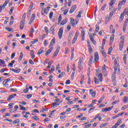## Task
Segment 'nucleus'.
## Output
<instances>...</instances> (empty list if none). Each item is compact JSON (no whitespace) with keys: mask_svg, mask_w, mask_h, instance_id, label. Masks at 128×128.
<instances>
[{"mask_svg":"<svg viewBox=\"0 0 128 128\" xmlns=\"http://www.w3.org/2000/svg\"><path fill=\"white\" fill-rule=\"evenodd\" d=\"M98 80H100V82H102V73H100L98 75Z\"/></svg>","mask_w":128,"mask_h":128,"instance_id":"nucleus-19","label":"nucleus"},{"mask_svg":"<svg viewBox=\"0 0 128 128\" xmlns=\"http://www.w3.org/2000/svg\"><path fill=\"white\" fill-rule=\"evenodd\" d=\"M38 42V39L34 40L32 42V44H36V42Z\"/></svg>","mask_w":128,"mask_h":128,"instance_id":"nucleus-55","label":"nucleus"},{"mask_svg":"<svg viewBox=\"0 0 128 128\" xmlns=\"http://www.w3.org/2000/svg\"><path fill=\"white\" fill-rule=\"evenodd\" d=\"M74 31H70L69 33V36H68V40H72V36H74Z\"/></svg>","mask_w":128,"mask_h":128,"instance_id":"nucleus-13","label":"nucleus"},{"mask_svg":"<svg viewBox=\"0 0 128 128\" xmlns=\"http://www.w3.org/2000/svg\"><path fill=\"white\" fill-rule=\"evenodd\" d=\"M128 100V96H125L124 97V98L123 99V102H126V101Z\"/></svg>","mask_w":128,"mask_h":128,"instance_id":"nucleus-46","label":"nucleus"},{"mask_svg":"<svg viewBox=\"0 0 128 128\" xmlns=\"http://www.w3.org/2000/svg\"><path fill=\"white\" fill-rule=\"evenodd\" d=\"M44 30L46 32V34H48V28L46 26H45L44 28Z\"/></svg>","mask_w":128,"mask_h":128,"instance_id":"nucleus-50","label":"nucleus"},{"mask_svg":"<svg viewBox=\"0 0 128 128\" xmlns=\"http://www.w3.org/2000/svg\"><path fill=\"white\" fill-rule=\"evenodd\" d=\"M68 9H66L64 12V15L66 16V14H68Z\"/></svg>","mask_w":128,"mask_h":128,"instance_id":"nucleus-47","label":"nucleus"},{"mask_svg":"<svg viewBox=\"0 0 128 128\" xmlns=\"http://www.w3.org/2000/svg\"><path fill=\"white\" fill-rule=\"evenodd\" d=\"M22 58H24V53H22V52H20V58H18L19 62H20V61L22 60Z\"/></svg>","mask_w":128,"mask_h":128,"instance_id":"nucleus-23","label":"nucleus"},{"mask_svg":"<svg viewBox=\"0 0 128 128\" xmlns=\"http://www.w3.org/2000/svg\"><path fill=\"white\" fill-rule=\"evenodd\" d=\"M124 40H121V42H120L119 46H120V50H122V48H124Z\"/></svg>","mask_w":128,"mask_h":128,"instance_id":"nucleus-11","label":"nucleus"},{"mask_svg":"<svg viewBox=\"0 0 128 128\" xmlns=\"http://www.w3.org/2000/svg\"><path fill=\"white\" fill-rule=\"evenodd\" d=\"M74 74H75L74 72H72V76H71L72 80L74 78Z\"/></svg>","mask_w":128,"mask_h":128,"instance_id":"nucleus-61","label":"nucleus"},{"mask_svg":"<svg viewBox=\"0 0 128 128\" xmlns=\"http://www.w3.org/2000/svg\"><path fill=\"white\" fill-rule=\"evenodd\" d=\"M67 30L68 32H70V25L67 26Z\"/></svg>","mask_w":128,"mask_h":128,"instance_id":"nucleus-63","label":"nucleus"},{"mask_svg":"<svg viewBox=\"0 0 128 128\" xmlns=\"http://www.w3.org/2000/svg\"><path fill=\"white\" fill-rule=\"evenodd\" d=\"M24 20H22L20 22V30H24Z\"/></svg>","mask_w":128,"mask_h":128,"instance_id":"nucleus-9","label":"nucleus"},{"mask_svg":"<svg viewBox=\"0 0 128 128\" xmlns=\"http://www.w3.org/2000/svg\"><path fill=\"white\" fill-rule=\"evenodd\" d=\"M114 2H116V0H112L110 3V6H112V5L114 4Z\"/></svg>","mask_w":128,"mask_h":128,"instance_id":"nucleus-41","label":"nucleus"},{"mask_svg":"<svg viewBox=\"0 0 128 128\" xmlns=\"http://www.w3.org/2000/svg\"><path fill=\"white\" fill-rule=\"evenodd\" d=\"M19 106L22 110H26V108L24 107L22 105H20Z\"/></svg>","mask_w":128,"mask_h":128,"instance_id":"nucleus-44","label":"nucleus"},{"mask_svg":"<svg viewBox=\"0 0 128 128\" xmlns=\"http://www.w3.org/2000/svg\"><path fill=\"white\" fill-rule=\"evenodd\" d=\"M104 96H102V97L98 100V104H100V102H102L103 100H104Z\"/></svg>","mask_w":128,"mask_h":128,"instance_id":"nucleus-33","label":"nucleus"},{"mask_svg":"<svg viewBox=\"0 0 128 128\" xmlns=\"http://www.w3.org/2000/svg\"><path fill=\"white\" fill-rule=\"evenodd\" d=\"M98 30H100V27H98V25L96 26V32H98Z\"/></svg>","mask_w":128,"mask_h":128,"instance_id":"nucleus-56","label":"nucleus"},{"mask_svg":"<svg viewBox=\"0 0 128 128\" xmlns=\"http://www.w3.org/2000/svg\"><path fill=\"white\" fill-rule=\"evenodd\" d=\"M32 118L34 120H40V118L36 116H32Z\"/></svg>","mask_w":128,"mask_h":128,"instance_id":"nucleus-37","label":"nucleus"},{"mask_svg":"<svg viewBox=\"0 0 128 128\" xmlns=\"http://www.w3.org/2000/svg\"><path fill=\"white\" fill-rule=\"evenodd\" d=\"M34 18H36V15L34 14H32L30 19V21L28 22V24H32V23L33 22L34 20Z\"/></svg>","mask_w":128,"mask_h":128,"instance_id":"nucleus-8","label":"nucleus"},{"mask_svg":"<svg viewBox=\"0 0 128 128\" xmlns=\"http://www.w3.org/2000/svg\"><path fill=\"white\" fill-rule=\"evenodd\" d=\"M123 60L125 64H126V54H124L123 56Z\"/></svg>","mask_w":128,"mask_h":128,"instance_id":"nucleus-32","label":"nucleus"},{"mask_svg":"<svg viewBox=\"0 0 128 128\" xmlns=\"http://www.w3.org/2000/svg\"><path fill=\"white\" fill-rule=\"evenodd\" d=\"M94 81L95 84H100V82L98 81V78H94Z\"/></svg>","mask_w":128,"mask_h":128,"instance_id":"nucleus-36","label":"nucleus"},{"mask_svg":"<svg viewBox=\"0 0 128 128\" xmlns=\"http://www.w3.org/2000/svg\"><path fill=\"white\" fill-rule=\"evenodd\" d=\"M86 36V31L82 29L81 31V38H82V41L84 42V36Z\"/></svg>","mask_w":128,"mask_h":128,"instance_id":"nucleus-5","label":"nucleus"},{"mask_svg":"<svg viewBox=\"0 0 128 128\" xmlns=\"http://www.w3.org/2000/svg\"><path fill=\"white\" fill-rule=\"evenodd\" d=\"M52 14H54V12H52L50 13V14H49L50 18H52Z\"/></svg>","mask_w":128,"mask_h":128,"instance_id":"nucleus-58","label":"nucleus"},{"mask_svg":"<svg viewBox=\"0 0 128 128\" xmlns=\"http://www.w3.org/2000/svg\"><path fill=\"white\" fill-rule=\"evenodd\" d=\"M10 70H12V72H16V74H18L20 72V68H16V69L12 68L10 69Z\"/></svg>","mask_w":128,"mask_h":128,"instance_id":"nucleus-16","label":"nucleus"},{"mask_svg":"<svg viewBox=\"0 0 128 128\" xmlns=\"http://www.w3.org/2000/svg\"><path fill=\"white\" fill-rule=\"evenodd\" d=\"M114 106H112L111 107H108V108H105V112H110V110H112Z\"/></svg>","mask_w":128,"mask_h":128,"instance_id":"nucleus-28","label":"nucleus"},{"mask_svg":"<svg viewBox=\"0 0 128 128\" xmlns=\"http://www.w3.org/2000/svg\"><path fill=\"white\" fill-rule=\"evenodd\" d=\"M16 94H13L12 95H10L7 98V100H12V98H16Z\"/></svg>","mask_w":128,"mask_h":128,"instance_id":"nucleus-12","label":"nucleus"},{"mask_svg":"<svg viewBox=\"0 0 128 128\" xmlns=\"http://www.w3.org/2000/svg\"><path fill=\"white\" fill-rule=\"evenodd\" d=\"M127 26H128V22L125 21L123 26V32H124L126 30Z\"/></svg>","mask_w":128,"mask_h":128,"instance_id":"nucleus-22","label":"nucleus"},{"mask_svg":"<svg viewBox=\"0 0 128 128\" xmlns=\"http://www.w3.org/2000/svg\"><path fill=\"white\" fill-rule=\"evenodd\" d=\"M106 8V4H104L103 6L102 7L101 10H104V8Z\"/></svg>","mask_w":128,"mask_h":128,"instance_id":"nucleus-45","label":"nucleus"},{"mask_svg":"<svg viewBox=\"0 0 128 128\" xmlns=\"http://www.w3.org/2000/svg\"><path fill=\"white\" fill-rule=\"evenodd\" d=\"M94 60L95 62L98 61V52H94Z\"/></svg>","mask_w":128,"mask_h":128,"instance_id":"nucleus-18","label":"nucleus"},{"mask_svg":"<svg viewBox=\"0 0 128 128\" xmlns=\"http://www.w3.org/2000/svg\"><path fill=\"white\" fill-rule=\"evenodd\" d=\"M14 124H18L20 122V119H16L13 122Z\"/></svg>","mask_w":128,"mask_h":128,"instance_id":"nucleus-52","label":"nucleus"},{"mask_svg":"<svg viewBox=\"0 0 128 128\" xmlns=\"http://www.w3.org/2000/svg\"><path fill=\"white\" fill-rule=\"evenodd\" d=\"M67 20H66V19L63 20L60 23V26H64V24H66Z\"/></svg>","mask_w":128,"mask_h":128,"instance_id":"nucleus-29","label":"nucleus"},{"mask_svg":"<svg viewBox=\"0 0 128 128\" xmlns=\"http://www.w3.org/2000/svg\"><path fill=\"white\" fill-rule=\"evenodd\" d=\"M124 14H126L127 16H128V8H125L124 10V12L122 13V14H120V22H122V20H124Z\"/></svg>","mask_w":128,"mask_h":128,"instance_id":"nucleus-1","label":"nucleus"},{"mask_svg":"<svg viewBox=\"0 0 128 128\" xmlns=\"http://www.w3.org/2000/svg\"><path fill=\"white\" fill-rule=\"evenodd\" d=\"M44 51L42 48H40V50H38V54L40 55V54H44Z\"/></svg>","mask_w":128,"mask_h":128,"instance_id":"nucleus-31","label":"nucleus"},{"mask_svg":"<svg viewBox=\"0 0 128 128\" xmlns=\"http://www.w3.org/2000/svg\"><path fill=\"white\" fill-rule=\"evenodd\" d=\"M114 74H116L117 70H120V65L118 64V60L116 59H114Z\"/></svg>","mask_w":128,"mask_h":128,"instance_id":"nucleus-2","label":"nucleus"},{"mask_svg":"<svg viewBox=\"0 0 128 128\" xmlns=\"http://www.w3.org/2000/svg\"><path fill=\"white\" fill-rule=\"evenodd\" d=\"M62 15H60L59 17L58 18V22L60 24V22H62Z\"/></svg>","mask_w":128,"mask_h":128,"instance_id":"nucleus-38","label":"nucleus"},{"mask_svg":"<svg viewBox=\"0 0 128 128\" xmlns=\"http://www.w3.org/2000/svg\"><path fill=\"white\" fill-rule=\"evenodd\" d=\"M106 66L104 65V66H102V70L105 74H106Z\"/></svg>","mask_w":128,"mask_h":128,"instance_id":"nucleus-20","label":"nucleus"},{"mask_svg":"<svg viewBox=\"0 0 128 128\" xmlns=\"http://www.w3.org/2000/svg\"><path fill=\"white\" fill-rule=\"evenodd\" d=\"M60 47H58L56 50V51L54 52L53 54V56L52 58H56V56L60 52Z\"/></svg>","mask_w":128,"mask_h":128,"instance_id":"nucleus-7","label":"nucleus"},{"mask_svg":"<svg viewBox=\"0 0 128 128\" xmlns=\"http://www.w3.org/2000/svg\"><path fill=\"white\" fill-rule=\"evenodd\" d=\"M32 94H29L27 95L26 98L28 100H30V98H32Z\"/></svg>","mask_w":128,"mask_h":128,"instance_id":"nucleus-54","label":"nucleus"},{"mask_svg":"<svg viewBox=\"0 0 128 128\" xmlns=\"http://www.w3.org/2000/svg\"><path fill=\"white\" fill-rule=\"evenodd\" d=\"M114 34H113L112 35V36H111L110 37V44H112V42H114Z\"/></svg>","mask_w":128,"mask_h":128,"instance_id":"nucleus-21","label":"nucleus"},{"mask_svg":"<svg viewBox=\"0 0 128 128\" xmlns=\"http://www.w3.org/2000/svg\"><path fill=\"white\" fill-rule=\"evenodd\" d=\"M76 40H78V38L76 37H74L72 40V44H75L76 42Z\"/></svg>","mask_w":128,"mask_h":128,"instance_id":"nucleus-39","label":"nucleus"},{"mask_svg":"<svg viewBox=\"0 0 128 128\" xmlns=\"http://www.w3.org/2000/svg\"><path fill=\"white\" fill-rule=\"evenodd\" d=\"M128 108V105L124 106L122 108L121 110H126Z\"/></svg>","mask_w":128,"mask_h":128,"instance_id":"nucleus-40","label":"nucleus"},{"mask_svg":"<svg viewBox=\"0 0 128 128\" xmlns=\"http://www.w3.org/2000/svg\"><path fill=\"white\" fill-rule=\"evenodd\" d=\"M55 43H56V38H54L51 40L48 48H52V46Z\"/></svg>","mask_w":128,"mask_h":128,"instance_id":"nucleus-14","label":"nucleus"},{"mask_svg":"<svg viewBox=\"0 0 128 128\" xmlns=\"http://www.w3.org/2000/svg\"><path fill=\"white\" fill-rule=\"evenodd\" d=\"M48 13V11H46V9L42 8V14H46Z\"/></svg>","mask_w":128,"mask_h":128,"instance_id":"nucleus-25","label":"nucleus"},{"mask_svg":"<svg viewBox=\"0 0 128 128\" xmlns=\"http://www.w3.org/2000/svg\"><path fill=\"white\" fill-rule=\"evenodd\" d=\"M14 7H12L10 9V10L9 12V13L10 14H12V12H14Z\"/></svg>","mask_w":128,"mask_h":128,"instance_id":"nucleus-42","label":"nucleus"},{"mask_svg":"<svg viewBox=\"0 0 128 128\" xmlns=\"http://www.w3.org/2000/svg\"><path fill=\"white\" fill-rule=\"evenodd\" d=\"M52 106L53 108H56V106H60V104L54 102L52 103Z\"/></svg>","mask_w":128,"mask_h":128,"instance_id":"nucleus-24","label":"nucleus"},{"mask_svg":"<svg viewBox=\"0 0 128 128\" xmlns=\"http://www.w3.org/2000/svg\"><path fill=\"white\" fill-rule=\"evenodd\" d=\"M34 28H32V27L31 30L30 31V34H34Z\"/></svg>","mask_w":128,"mask_h":128,"instance_id":"nucleus-51","label":"nucleus"},{"mask_svg":"<svg viewBox=\"0 0 128 128\" xmlns=\"http://www.w3.org/2000/svg\"><path fill=\"white\" fill-rule=\"evenodd\" d=\"M62 76H64V72H62L61 74H60L58 76V78H62Z\"/></svg>","mask_w":128,"mask_h":128,"instance_id":"nucleus-53","label":"nucleus"},{"mask_svg":"<svg viewBox=\"0 0 128 128\" xmlns=\"http://www.w3.org/2000/svg\"><path fill=\"white\" fill-rule=\"evenodd\" d=\"M14 56H16V52L12 53L11 55V60H13Z\"/></svg>","mask_w":128,"mask_h":128,"instance_id":"nucleus-43","label":"nucleus"},{"mask_svg":"<svg viewBox=\"0 0 128 128\" xmlns=\"http://www.w3.org/2000/svg\"><path fill=\"white\" fill-rule=\"evenodd\" d=\"M20 116V114H17L12 116L13 118H18Z\"/></svg>","mask_w":128,"mask_h":128,"instance_id":"nucleus-48","label":"nucleus"},{"mask_svg":"<svg viewBox=\"0 0 128 128\" xmlns=\"http://www.w3.org/2000/svg\"><path fill=\"white\" fill-rule=\"evenodd\" d=\"M82 14V11L79 12L78 14L77 15V16L78 18H80V16H80Z\"/></svg>","mask_w":128,"mask_h":128,"instance_id":"nucleus-57","label":"nucleus"},{"mask_svg":"<svg viewBox=\"0 0 128 128\" xmlns=\"http://www.w3.org/2000/svg\"><path fill=\"white\" fill-rule=\"evenodd\" d=\"M30 56L32 59H34V58H36V56H34V53H30Z\"/></svg>","mask_w":128,"mask_h":128,"instance_id":"nucleus-60","label":"nucleus"},{"mask_svg":"<svg viewBox=\"0 0 128 128\" xmlns=\"http://www.w3.org/2000/svg\"><path fill=\"white\" fill-rule=\"evenodd\" d=\"M10 90L11 92H18V90L16 89H14V88H10Z\"/></svg>","mask_w":128,"mask_h":128,"instance_id":"nucleus-64","label":"nucleus"},{"mask_svg":"<svg viewBox=\"0 0 128 128\" xmlns=\"http://www.w3.org/2000/svg\"><path fill=\"white\" fill-rule=\"evenodd\" d=\"M78 36V31L76 32V34H75V38H77Z\"/></svg>","mask_w":128,"mask_h":128,"instance_id":"nucleus-62","label":"nucleus"},{"mask_svg":"<svg viewBox=\"0 0 128 128\" xmlns=\"http://www.w3.org/2000/svg\"><path fill=\"white\" fill-rule=\"evenodd\" d=\"M64 32V30L60 28L58 32V38H62V33Z\"/></svg>","mask_w":128,"mask_h":128,"instance_id":"nucleus-10","label":"nucleus"},{"mask_svg":"<svg viewBox=\"0 0 128 128\" xmlns=\"http://www.w3.org/2000/svg\"><path fill=\"white\" fill-rule=\"evenodd\" d=\"M88 52H89V54H92V48L91 46H88Z\"/></svg>","mask_w":128,"mask_h":128,"instance_id":"nucleus-34","label":"nucleus"},{"mask_svg":"<svg viewBox=\"0 0 128 128\" xmlns=\"http://www.w3.org/2000/svg\"><path fill=\"white\" fill-rule=\"evenodd\" d=\"M70 24H72V26H74V24H76V22H74V20L73 18H70Z\"/></svg>","mask_w":128,"mask_h":128,"instance_id":"nucleus-27","label":"nucleus"},{"mask_svg":"<svg viewBox=\"0 0 128 128\" xmlns=\"http://www.w3.org/2000/svg\"><path fill=\"white\" fill-rule=\"evenodd\" d=\"M50 48L46 51L45 56H48L49 54H50V52H52V50L54 48L52 47H50L49 48Z\"/></svg>","mask_w":128,"mask_h":128,"instance_id":"nucleus-17","label":"nucleus"},{"mask_svg":"<svg viewBox=\"0 0 128 128\" xmlns=\"http://www.w3.org/2000/svg\"><path fill=\"white\" fill-rule=\"evenodd\" d=\"M48 42L47 40H44V46H48Z\"/></svg>","mask_w":128,"mask_h":128,"instance_id":"nucleus-59","label":"nucleus"},{"mask_svg":"<svg viewBox=\"0 0 128 128\" xmlns=\"http://www.w3.org/2000/svg\"><path fill=\"white\" fill-rule=\"evenodd\" d=\"M14 62H16L14 60H12L11 62V63H9V64H8V66H11V68H12V66H14Z\"/></svg>","mask_w":128,"mask_h":128,"instance_id":"nucleus-30","label":"nucleus"},{"mask_svg":"<svg viewBox=\"0 0 128 128\" xmlns=\"http://www.w3.org/2000/svg\"><path fill=\"white\" fill-rule=\"evenodd\" d=\"M10 0H7L5 1L3 4L0 5V12H2V10H4L6 6L8 4Z\"/></svg>","mask_w":128,"mask_h":128,"instance_id":"nucleus-4","label":"nucleus"},{"mask_svg":"<svg viewBox=\"0 0 128 128\" xmlns=\"http://www.w3.org/2000/svg\"><path fill=\"white\" fill-rule=\"evenodd\" d=\"M100 116V114H96L94 118L92 119L93 122H94V120H96V118H98V116Z\"/></svg>","mask_w":128,"mask_h":128,"instance_id":"nucleus-35","label":"nucleus"},{"mask_svg":"<svg viewBox=\"0 0 128 128\" xmlns=\"http://www.w3.org/2000/svg\"><path fill=\"white\" fill-rule=\"evenodd\" d=\"M90 38V40H91V42H93L94 40V37H92V35L90 34L89 35Z\"/></svg>","mask_w":128,"mask_h":128,"instance_id":"nucleus-49","label":"nucleus"},{"mask_svg":"<svg viewBox=\"0 0 128 128\" xmlns=\"http://www.w3.org/2000/svg\"><path fill=\"white\" fill-rule=\"evenodd\" d=\"M112 80L113 85L114 86H116V74H114L112 76Z\"/></svg>","mask_w":128,"mask_h":128,"instance_id":"nucleus-6","label":"nucleus"},{"mask_svg":"<svg viewBox=\"0 0 128 128\" xmlns=\"http://www.w3.org/2000/svg\"><path fill=\"white\" fill-rule=\"evenodd\" d=\"M76 10V6H73L69 12L70 14H72V12H74Z\"/></svg>","mask_w":128,"mask_h":128,"instance_id":"nucleus-15","label":"nucleus"},{"mask_svg":"<svg viewBox=\"0 0 128 128\" xmlns=\"http://www.w3.org/2000/svg\"><path fill=\"white\" fill-rule=\"evenodd\" d=\"M83 60H82V58H80L78 62V72H80V70L82 69V64L84 63Z\"/></svg>","mask_w":128,"mask_h":128,"instance_id":"nucleus-3","label":"nucleus"},{"mask_svg":"<svg viewBox=\"0 0 128 128\" xmlns=\"http://www.w3.org/2000/svg\"><path fill=\"white\" fill-rule=\"evenodd\" d=\"M110 30H112V34H114L116 32V30L114 29V26L112 24L110 25Z\"/></svg>","mask_w":128,"mask_h":128,"instance_id":"nucleus-26","label":"nucleus"}]
</instances>
